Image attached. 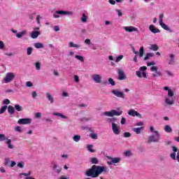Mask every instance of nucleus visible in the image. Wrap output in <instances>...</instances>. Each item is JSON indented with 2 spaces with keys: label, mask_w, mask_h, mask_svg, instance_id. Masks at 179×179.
I'll return each instance as SVG.
<instances>
[{
  "label": "nucleus",
  "mask_w": 179,
  "mask_h": 179,
  "mask_svg": "<svg viewBox=\"0 0 179 179\" xmlns=\"http://www.w3.org/2000/svg\"><path fill=\"white\" fill-rule=\"evenodd\" d=\"M15 132H22V127L20 126H17L14 128Z\"/></svg>",
  "instance_id": "60"
},
{
  "label": "nucleus",
  "mask_w": 179,
  "mask_h": 179,
  "mask_svg": "<svg viewBox=\"0 0 179 179\" xmlns=\"http://www.w3.org/2000/svg\"><path fill=\"white\" fill-rule=\"evenodd\" d=\"M123 58H124V55H120L116 57V59H115L116 64H118V62H120L122 59H123Z\"/></svg>",
  "instance_id": "43"
},
{
  "label": "nucleus",
  "mask_w": 179,
  "mask_h": 179,
  "mask_svg": "<svg viewBox=\"0 0 179 179\" xmlns=\"http://www.w3.org/2000/svg\"><path fill=\"white\" fill-rule=\"evenodd\" d=\"M143 54H145V48H143V46H141L138 52L139 58H142V57H143Z\"/></svg>",
  "instance_id": "31"
},
{
  "label": "nucleus",
  "mask_w": 179,
  "mask_h": 179,
  "mask_svg": "<svg viewBox=\"0 0 179 179\" xmlns=\"http://www.w3.org/2000/svg\"><path fill=\"white\" fill-rule=\"evenodd\" d=\"M160 141V134L159 131H155V134L150 136L148 137V142L149 143H152V142L157 143Z\"/></svg>",
  "instance_id": "8"
},
{
  "label": "nucleus",
  "mask_w": 179,
  "mask_h": 179,
  "mask_svg": "<svg viewBox=\"0 0 179 179\" xmlns=\"http://www.w3.org/2000/svg\"><path fill=\"white\" fill-rule=\"evenodd\" d=\"M108 83H110V85H111V86H115V81H114L113 78H109Z\"/></svg>",
  "instance_id": "58"
},
{
  "label": "nucleus",
  "mask_w": 179,
  "mask_h": 179,
  "mask_svg": "<svg viewBox=\"0 0 179 179\" xmlns=\"http://www.w3.org/2000/svg\"><path fill=\"white\" fill-rule=\"evenodd\" d=\"M76 59H78V61H80V62H85V57L83 56L75 55Z\"/></svg>",
  "instance_id": "36"
},
{
  "label": "nucleus",
  "mask_w": 179,
  "mask_h": 179,
  "mask_svg": "<svg viewBox=\"0 0 179 179\" xmlns=\"http://www.w3.org/2000/svg\"><path fill=\"white\" fill-rule=\"evenodd\" d=\"M117 73L119 75V80H125V79H127V76L125 75L124 71L118 69Z\"/></svg>",
  "instance_id": "18"
},
{
  "label": "nucleus",
  "mask_w": 179,
  "mask_h": 179,
  "mask_svg": "<svg viewBox=\"0 0 179 179\" xmlns=\"http://www.w3.org/2000/svg\"><path fill=\"white\" fill-rule=\"evenodd\" d=\"M27 34V31L23 30L20 32H18L15 34L17 38H22V37H24V36H26Z\"/></svg>",
  "instance_id": "23"
},
{
  "label": "nucleus",
  "mask_w": 179,
  "mask_h": 179,
  "mask_svg": "<svg viewBox=\"0 0 179 179\" xmlns=\"http://www.w3.org/2000/svg\"><path fill=\"white\" fill-rule=\"evenodd\" d=\"M115 12L119 17H122V11L120 9H115Z\"/></svg>",
  "instance_id": "53"
},
{
  "label": "nucleus",
  "mask_w": 179,
  "mask_h": 179,
  "mask_svg": "<svg viewBox=\"0 0 179 179\" xmlns=\"http://www.w3.org/2000/svg\"><path fill=\"white\" fill-rule=\"evenodd\" d=\"M89 19V17L87 16V15H86V13H83L82 16L80 17V22H82V23H87V20Z\"/></svg>",
  "instance_id": "25"
},
{
  "label": "nucleus",
  "mask_w": 179,
  "mask_h": 179,
  "mask_svg": "<svg viewBox=\"0 0 179 179\" xmlns=\"http://www.w3.org/2000/svg\"><path fill=\"white\" fill-rule=\"evenodd\" d=\"M9 163H10V159L9 158H5L4 159V164L5 166H8V164H9Z\"/></svg>",
  "instance_id": "61"
},
{
  "label": "nucleus",
  "mask_w": 179,
  "mask_h": 179,
  "mask_svg": "<svg viewBox=\"0 0 179 179\" xmlns=\"http://www.w3.org/2000/svg\"><path fill=\"white\" fill-rule=\"evenodd\" d=\"M73 141H74V142H79V141H80V135H75L73 137Z\"/></svg>",
  "instance_id": "44"
},
{
  "label": "nucleus",
  "mask_w": 179,
  "mask_h": 179,
  "mask_svg": "<svg viewBox=\"0 0 179 179\" xmlns=\"http://www.w3.org/2000/svg\"><path fill=\"white\" fill-rule=\"evenodd\" d=\"M124 155L126 156V157H131V156H132V152L129 150H127L124 152Z\"/></svg>",
  "instance_id": "46"
},
{
  "label": "nucleus",
  "mask_w": 179,
  "mask_h": 179,
  "mask_svg": "<svg viewBox=\"0 0 179 179\" xmlns=\"http://www.w3.org/2000/svg\"><path fill=\"white\" fill-rule=\"evenodd\" d=\"M153 55V53H147L145 57H144V61H148V59H150V58H152Z\"/></svg>",
  "instance_id": "41"
},
{
  "label": "nucleus",
  "mask_w": 179,
  "mask_h": 179,
  "mask_svg": "<svg viewBox=\"0 0 179 179\" xmlns=\"http://www.w3.org/2000/svg\"><path fill=\"white\" fill-rule=\"evenodd\" d=\"M93 145H87V150H88V152H90V153H94V152H96V150L94 149H93Z\"/></svg>",
  "instance_id": "35"
},
{
  "label": "nucleus",
  "mask_w": 179,
  "mask_h": 179,
  "mask_svg": "<svg viewBox=\"0 0 179 179\" xmlns=\"http://www.w3.org/2000/svg\"><path fill=\"white\" fill-rule=\"evenodd\" d=\"M124 138H131V133H129V132H124Z\"/></svg>",
  "instance_id": "62"
},
{
  "label": "nucleus",
  "mask_w": 179,
  "mask_h": 179,
  "mask_svg": "<svg viewBox=\"0 0 179 179\" xmlns=\"http://www.w3.org/2000/svg\"><path fill=\"white\" fill-rule=\"evenodd\" d=\"M32 53H33V48H31V47L27 48V55H31Z\"/></svg>",
  "instance_id": "48"
},
{
  "label": "nucleus",
  "mask_w": 179,
  "mask_h": 179,
  "mask_svg": "<svg viewBox=\"0 0 179 179\" xmlns=\"http://www.w3.org/2000/svg\"><path fill=\"white\" fill-rule=\"evenodd\" d=\"M146 69H148V67L143 66L139 68L138 71H136V76L137 78H140L141 79H142L143 78L144 79H148V73L145 71H146Z\"/></svg>",
  "instance_id": "4"
},
{
  "label": "nucleus",
  "mask_w": 179,
  "mask_h": 179,
  "mask_svg": "<svg viewBox=\"0 0 179 179\" xmlns=\"http://www.w3.org/2000/svg\"><path fill=\"white\" fill-rule=\"evenodd\" d=\"M132 51L134 54L136 55L133 59V61H134V62H138V51L135 50V48H132Z\"/></svg>",
  "instance_id": "33"
},
{
  "label": "nucleus",
  "mask_w": 179,
  "mask_h": 179,
  "mask_svg": "<svg viewBox=\"0 0 179 179\" xmlns=\"http://www.w3.org/2000/svg\"><path fill=\"white\" fill-rule=\"evenodd\" d=\"M35 117H36V118H41V117H42L41 113L38 112V113H35Z\"/></svg>",
  "instance_id": "64"
},
{
  "label": "nucleus",
  "mask_w": 179,
  "mask_h": 179,
  "mask_svg": "<svg viewBox=\"0 0 179 179\" xmlns=\"http://www.w3.org/2000/svg\"><path fill=\"white\" fill-rule=\"evenodd\" d=\"M163 17H164V14L163 13L159 14V24H162V23H163Z\"/></svg>",
  "instance_id": "52"
},
{
  "label": "nucleus",
  "mask_w": 179,
  "mask_h": 179,
  "mask_svg": "<svg viewBox=\"0 0 179 179\" xmlns=\"http://www.w3.org/2000/svg\"><path fill=\"white\" fill-rule=\"evenodd\" d=\"M57 13H59V17L61 16H72L73 15V12L72 11H65V10H57Z\"/></svg>",
  "instance_id": "17"
},
{
  "label": "nucleus",
  "mask_w": 179,
  "mask_h": 179,
  "mask_svg": "<svg viewBox=\"0 0 179 179\" xmlns=\"http://www.w3.org/2000/svg\"><path fill=\"white\" fill-rule=\"evenodd\" d=\"M90 138L91 139H97V138H98L97 134H96V133H91L90 134Z\"/></svg>",
  "instance_id": "45"
},
{
  "label": "nucleus",
  "mask_w": 179,
  "mask_h": 179,
  "mask_svg": "<svg viewBox=\"0 0 179 179\" xmlns=\"http://www.w3.org/2000/svg\"><path fill=\"white\" fill-rule=\"evenodd\" d=\"M155 65H156V63L155 62H150L147 63V66H151L150 69L151 72H155V74H152V76L154 78H157V76H162V73H160V71H157V66Z\"/></svg>",
  "instance_id": "5"
},
{
  "label": "nucleus",
  "mask_w": 179,
  "mask_h": 179,
  "mask_svg": "<svg viewBox=\"0 0 179 179\" xmlns=\"http://www.w3.org/2000/svg\"><path fill=\"white\" fill-rule=\"evenodd\" d=\"M40 34H41V31H33L31 34V38H37V37H38V36H40Z\"/></svg>",
  "instance_id": "24"
},
{
  "label": "nucleus",
  "mask_w": 179,
  "mask_h": 179,
  "mask_svg": "<svg viewBox=\"0 0 179 179\" xmlns=\"http://www.w3.org/2000/svg\"><path fill=\"white\" fill-rule=\"evenodd\" d=\"M91 162L92 164H97V163H99V159H97L96 157H93L91 159Z\"/></svg>",
  "instance_id": "54"
},
{
  "label": "nucleus",
  "mask_w": 179,
  "mask_h": 179,
  "mask_svg": "<svg viewBox=\"0 0 179 179\" xmlns=\"http://www.w3.org/2000/svg\"><path fill=\"white\" fill-rule=\"evenodd\" d=\"M159 26H161V27L164 29V30H166V31H171L170 27H169V25L166 24L164 22L159 24Z\"/></svg>",
  "instance_id": "30"
},
{
  "label": "nucleus",
  "mask_w": 179,
  "mask_h": 179,
  "mask_svg": "<svg viewBox=\"0 0 179 179\" xmlns=\"http://www.w3.org/2000/svg\"><path fill=\"white\" fill-rule=\"evenodd\" d=\"M8 112L9 114H14L15 113V108L12 106H8Z\"/></svg>",
  "instance_id": "37"
},
{
  "label": "nucleus",
  "mask_w": 179,
  "mask_h": 179,
  "mask_svg": "<svg viewBox=\"0 0 179 179\" xmlns=\"http://www.w3.org/2000/svg\"><path fill=\"white\" fill-rule=\"evenodd\" d=\"M111 93L115 97H119V99H125V94L118 89H114L111 91Z\"/></svg>",
  "instance_id": "10"
},
{
  "label": "nucleus",
  "mask_w": 179,
  "mask_h": 179,
  "mask_svg": "<svg viewBox=\"0 0 179 179\" xmlns=\"http://www.w3.org/2000/svg\"><path fill=\"white\" fill-rule=\"evenodd\" d=\"M128 115H130V117H138V118H142V114L138 113L134 109L129 110Z\"/></svg>",
  "instance_id": "13"
},
{
  "label": "nucleus",
  "mask_w": 179,
  "mask_h": 179,
  "mask_svg": "<svg viewBox=\"0 0 179 179\" xmlns=\"http://www.w3.org/2000/svg\"><path fill=\"white\" fill-rule=\"evenodd\" d=\"M165 73L167 75V76H169V78H173V76H174V74L173 73V72L167 70L165 71Z\"/></svg>",
  "instance_id": "50"
},
{
  "label": "nucleus",
  "mask_w": 179,
  "mask_h": 179,
  "mask_svg": "<svg viewBox=\"0 0 179 179\" xmlns=\"http://www.w3.org/2000/svg\"><path fill=\"white\" fill-rule=\"evenodd\" d=\"M108 120L111 122L112 127L113 124H118L117 120L115 117L108 118Z\"/></svg>",
  "instance_id": "40"
},
{
  "label": "nucleus",
  "mask_w": 179,
  "mask_h": 179,
  "mask_svg": "<svg viewBox=\"0 0 179 179\" xmlns=\"http://www.w3.org/2000/svg\"><path fill=\"white\" fill-rule=\"evenodd\" d=\"M20 176H24V177H30V176H31V171H29L28 173H20Z\"/></svg>",
  "instance_id": "42"
},
{
  "label": "nucleus",
  "mask_w": 179,
  "mask_h": 179,
  "mask_svg": "<svg viewBox=\"0 0 179 179\" xmlns=\"http://www.w3.org/2000/svg\"><path fill=\"white\" fill-rule=\"evenodd\" d=\"M149 50L151 51H157L159 50V45L157 44H150Z\"/></svg>",
  "instance_id": "28"
},
{
  "label": "nucleus",
  "mask_w": 179,
  "mask_h": 179,
  "mask_svg": "<svg viewBox=\"0 0 179 179\" xmlns=\"http://www.w3.org/2000/svg\"><path fill=\"white\" fill-rule=\"evenodd\" d=\"M15 108L17 111H23V108L19 104L15 105Z\"/></svg>",
  "instance_id": "47"
},
{
  "label": "nucleus",
  "mask_w": 179,
  "mask_h": 179,
  "mask_svg": "<svg viewBox=\"0 0 179 179\" xmlns=\"http://www.w3.org/2000/svg\"><path fill=\"white\" fill-rule=\"evenodd\" d=\"M46 99L50 101V104H54V96H52V94H51L50 92H48L45 94Z\"/></svg>",
  "instance_id": "21"
},
{
  "label": "nucleus",
  "mask_w": 179,
  "mask_h": 179,
  "mask_svg": "<svg viewBox=\"0 0 179 179\" xmlns=\"http://www.w3.org/2000/svg\"><path fill=\"white\" fill-rule=\"evenodd\" d=\"M112 131L115 135L121 134V126L117 124H113L112 126Z\"/></svg>",
  "instance_id": "11"
},
{
  "label": "nucleus",
  "mask_w": 179,
  "mask_h": 179,
  "mask_svg": "<svg viewBox=\"0 0 179 179\" xmlns=\"http://www.w3.org/2000/svg\"><path fill=\"white\" fill-rule=\"evenodd\" d=\"M69 48H76L77 50H79V48H80L81 46H80V45L76 44L73 42H69Z\"/></svg>",
  "instance_id": "22"
},
{
  "label": "nucleus",
  "mask_w": 179,
  "mask_h": 179,
  "mask_svg": "<svg viewBox=\"0 0 179 179\" xmlns=\"http://www.w3.org/2000/svg\"><path fill=\"white\" fill-rule=\"evenodd\" d=\"M52 115L59 117V118H63V120H68V117L61 113L55 112L52 113Z\"/></svg>",
  "instance_id": "20"
},
{
  "label": "nucleus",
  "mask_w": 179,
  "mask_h": 179,
  "mask_svg": "<svg viewBox=\"0 0 179 179\" xmlns=\"http://www.w3.org/2000/svg\"><path fill=\"white\" fill-rule=\"evenodd\" d=\"M92 79L94 82V83H101V80L103 79V77L100 74H94L92 76Z\"/></svg>",
  "instance_id": "14"
},
{
  "label": "nucleus",
  "mask_w": 179,
  "mask_h": 179,
  "mask_svg": "<svg viewBox=\"0 0 179 179\" xmlns=\"http://www.w3.org/2000/svg\"><path fill=\"white\" fill-rule=\"evenodd\" d=\"M171 157L172 158L173 160H177L179 163V150L177 152V155L176 156V152H173L171 154Z\"/></svg>",
  "instance_id": "27"
},
{
  "label": "nucleus",
  "mask_w": 179,
  "mask_h": 179,
  "mask_svg": "<svg viewBox=\"0 0 179 179\" xmlns=\"http://www.w3.org/2000/svg\"><path fill=\"white\" fill-rule=\"evenodd\" d=\"M53 29H54V31H59V30H61V28H60L59 26H58V25H55V26L53 27Z\"/></svg>",
  "instance_id": "63"
},
{
  "label": "nucleus",
  "mask_w": 179,
  "mask_h": 179,
  "mask_svg": "<svg viewBox=\"0 0 179 179\" xmlns=\"http://www.w3.org/2000/svg\"><path fill=\"white\" fill-rule=\"evenodd\" d=\"M112 113L113 114V117L116 115L117 117L122 115V110H112Z\"/></svg>",
  "instance_id": "32"
},
{
  "label": "nucleus",
  "mask_w": 179,
  "mask_h": 179,
  "mask_svg": "<svg viewBox=\"0 0 179 179\" xmlns=\"http://www.w3.org/2000/svg\"><path fill=\"white\" fill-rule=\"evenodd\" d=\"M107 159H108L107 161V164H108V166H115L117 163L121 162V158L120 157H112L108 156Z\"/></svg>",
  "instance_id": "9"
},
{
  "label": "nucleus",
  "mask_w": 179,
  "mask_h": 179,
  "mask_svg": "<svg viewBox=\"0 0 179 179\" xmlns=\"http://www.w3.org/2000/svg\"><path fill=\"white\" fill-rule=\"evenodd\" d=\"M164 131H165L166 134H171V132H173V128H171L170 125H165Z\"/></svg>",
  "instance_id": "29"
},
{
  "label": "nucleus",
  "mask_w": 179,
  "mask_h": 179,
  "mask_svg": "<svg viewBox=\"0 0 179 179\" xmlns=\"http://www.w3.org/2000/svg\"><path fill=\"white\" fill-rule=\"evenodd\" d=\"M17 166L20 169H23V167H24V162L23 161H21V162L17 163Z\"/></svg>",
  "instance_id": "51"
},
{
  "label": "nucleus",
  "mask_w": 179,
  "mask_h": 179,
  "mask_svg": "<svg viewBox=\"0 0 179 179\" xmlns=\"http://www.w3.org/2000/svg\"><path fill=\"white\" fill-rule=\"evenodd\" d=\"M163 90L168 92L167 95L164 96V103L166 106H173L176 103V95L174 91L170 87L165 86Z\"/></svg>",
  "instance_id": "2"
},
{
  "label": "nucleus",
  "mask_w": 179,
  "mask_h": 179,
  "mask_svg": "<svg viewBox=\"0 0 179 179\" xmlns=\"http://www.w3.org/2000/svg\"><path fill=\"white\" fill-rule=\"evenodd\" d=\"M41 19H43V17L41 15L36 16V22L38 23V24H40L41 23L40 21V20H41Z\"/></svg>",
  "instance_id": "55"
},
{
  "label": "nucleus",
  "mask_w": 179,
  "mask_h": 179,
  "mask_svg": "<svg viewBox=\"0 0 179 179\" xmlns=\"http://www.w3.org/2000/svg\"><path fill=\"white\" fill-rule=\"evenodd\" d=\"M51 167L55 171V173H57V174H59L62 170V168H61V166H59V165L55 162L52 164Z\"/></svg>",
  "instance_id": "15"
},
{
  "label": "nucleus",
  "mask_w": 179,
  "mask_h": 179,
  "mask_svg": "<svg viewBox=\"0 0 179 179\" xmlns=\"http://www.w3.org/2000/svg\"><path fill=\"white\" fill-rule=\"evenodd\" d=\"M133 132H135L136 135H139L141 132V131H143V127H135L132 129Z\"/></svg>",
  "instance_id": "26"
},
{
  "label": "nucleus",
  "mask_w": 179,
  "mask_h": 179,
  "mask_svg": "<svg viewBox=\"0 0 179 179\" xmlns=\"http://www.w3.org/2000/svg\"><path fill=\"white\" fill-rule=\"evenodd\" d=\"M34 47H35V48H44V44H43L42 43H34Z\"/></svg>",
  "instance_id": "34"
},
{
  "label": "nucleus",
  "mask_w": 179,
  "mask_h": 179,
  "mask_svg": "<svg viewBox=\"0 0 179 179\" xmlns=\"http://www.w3.org/2000/svg\"><path fill=\"white\" fill-rule=\"evenodd\" d=\"M53 17L54 19H59V14L58 13V10L55 11L54 13H53Z\"/></svg>",
  "instance_id": "56"
},
{
  "label": "nucleus",
  "mask_w": 179,
  "mask_h": 179,
  "mask_svg": "<svg viewBox=\"0 0 179 179\" xmlns=\"http://www.w3.org/2000/svg\"><path fill=\"white\" fill-rule=\"evenodd\" d=\"M17 124L20 125H27L31 124V119L30 118H22L18 120Z\"/></svg>",
  "instance_id": "12"
},
{
  "label": "nucleus",
  "mask_w": 179,
  "mask_h": 179,
  "mask_svg": "<svg viewBox=\"0 0 179 179\" xmlns=\"http://www.w3.org/2000/svg\"><path fill=\"white\" fill-rule=\"evenodd\" d=\"M103 115L106 117H114V115L113 113V110L110 111H105L103 113Z\"/></svg>",
  "instance_id": "38"
},
{
  "label": "nucleus",
  "mask_w": 179,
  "mask_h": 179,
  "mask_svg": "<svg viewBox=\"0 0 179 179\" xmlns=\"http://www.w3.org/2000/svg\"><path fill=\"white\" fill-rule=\"evenodd\" d=\"M166 62L169 66H174V65H176V62H177L176 60V55L173 53L168 54Z\"/></svg>",
  "instance_id": "7"
},
{
  "label": "nucleus",
  "mask_w": 179,
  "mask_h": 179,
  "mask_svg": "<svg viewBox=\"0 0 179 179\" xmlns=\"http://www.w3.org/2000/svg\"><path fill=\"white\" fill-rule=\"evenodd\" d=\"M16 79V73L8 72L3 78V83H12Z\"/></svg>",
  "instance_id": "3"
},
{
  "label": "nucleus",
  "mask_w": 179,
  "mask_h": 179,
  "mask_svg": "<svg viewBox=\"0 0 179 179\" xmlns=\"http://www.w3.org/2000/svg\"><path fill=\"white\" fill-rule=\"evenodd\" d=\"M5 141L6 145L8 149H15V145L12 143V140L8 138L5 136V134H0V142H3Z\"/></svg>",
  "instance_id": "6"
},
{
  "label": "nucleus",
  "mask_w": 179,
  "mask_h": 179,
  "mask_svg": "<svg viewBox=\"0 0 179 179\" xmlns=\"http://www.w3.org/2000/svg\"><path fill=\"white\" fill-rule=\"evenodd\" d=\"M85 44H87V45H92V41L90 39L87 38L84 41Z\"/></svg>",
  "instance_id": "57"
},
{
  "label": "nucleus",
  "mask_w": 179,
  "mask_h": 179,
  "mask_svg": "<svg viewBox=\"0 0 179 179\" xmlns=\"http://www.w3.org/2000/svg\"><path fill=\"white\" fill-rule=\"evenodd\" d=\"M73 79H74V81L76 82V83H79V76L78 75H74L73 76Z\"/></svg>",
  "instance_id": "59"
},
{
  "label": "nucleus",
  "mask_w": 179,
  "mask_h": 179,
  "mask_svg": "<svg viewBox=\"0 0 179 179\" xmlns=\"http://www.w3.org/2000/svg\"><path fill=\"white\" fill-rule=\"evenodd\" d=\"M101 173H107V166H101L93 165L92 168L87 171V176L92 178H97Z\"/></svg>",
  "instance_id": "1"
},
{
  "label": "nucleus",
  "mask_w": 179,
  "mask_h": 179,
  "mask_svg": "<svg viewBox=\"0 0 179 179\" xmlns=\"http://www.w3.org/2000/svg\"><path fill=\"white\" fill-rule=\"evenodd\" d=\"M8 106L5 105L0 109V114H3L6 111Z\"/></svg>",
  "instance_id": "49"
},
{
  "label": "nucleus",
  "mask_w": 179,
  "mask_h": 179,
  "mask_svg": "<svg viewBox=\"0 0 179 179\" xmlns=\"http://www.w3.org/2000/svg\"><path fill=\"white\" fill-rule=\"evenodd\" d=\"M149 30L150 31L151 33H153L154 34L160 33V29L156 28V27H155V25L153 24H150L149 26Z\"/></svg>",
  "instance_id": "19"
},
{
  "label": "nucleus",
  "mask_w": 179,
  "mask_h": 179,
  "mask_svg": "<svg viewBox=\"0 0 179 179\" xmlns=\"http://www.w3.org/2000/svg\"><path fill=\"white\" fill-rule=\"evenodd\" d=\"M36 71H40L41 69V63L40 62H36L35 63Z\"/></svg>",
  "instance_id": "39"
},
{
  "label": "nucleus",
  "mask_w": 179,
  "mask_h": 179,
  "mask_svg": "<svg viewBox=\"0 0 179 179\" xmlns=\"http://www.w3.org/2000/svg\"><path fill=\"white\" fill-rule=\"evenodd\" d=\"M123 29L124 30H125V31H127L128 33H132V31H136V32L139 31L138 28L134 26L124 27Z\"/></svg>",
  "instance_id": "16"
}]
</instances>
